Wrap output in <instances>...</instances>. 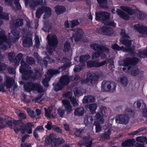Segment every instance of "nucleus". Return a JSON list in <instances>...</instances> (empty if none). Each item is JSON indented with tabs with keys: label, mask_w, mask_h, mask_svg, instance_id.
Segmentation results:
<instances>
[{
	"label": "nucleus",
	"mask_w": 147,
	"mask_h": 147,
	"mask_svg": "<svg viewBox=\"0 0 147 147\" xmlns=\"http://www.w3.org/2000/svg\"><path fill=\"white\" fill-rule=\"evenodd\" d=\"M96 20H102L106 26L105 27L100 28L99 32L105 35H110L112 34L113 31L111 28H109L108 26L115 27L116 24L113 22H109V13L105 12H101L98 14H96Z\"/></svg>",
	"instance_id": "obj_1"
},
{
	"label": "nucleus",
	"mask_w": 147,
	"mask_h": 147,
	"mask_svg": "<svg viewBox=\"0 0 147 147\" xmlns=\"http://www.w3.org/2000/svg\"><path fill=\"white\" fill-rule=\"evenodd\" d=\"M91 47L97 51V52L93 54L92 59H97L100 55L102 57L104 58L105 56V54L109 52L108 48L96 44L92 45Z\"/></svg>",
	"instance_id": "obj_2"
},
{
	"label": "nucleus",
	"mask_w": 147,
	"mask_h": 147,
	"mask_svg": "<svg viewBox=\"0 0 147 147\" xmlns=\"http://www.w3.org/2000/svg\"><path fill=\"white\" fill-rule=\"evenodd\" d=\"M116 84L114 82L103 81L102 84L101 89L103 91L113 92L115 90Z\"/></svg>",
	"instance_id": "obj_3"
},
{
	"label": "nucleus",
	"mask_w": 147,
	"mask_h": 147,
	"mask_svg": "<svg viewBox=\"0 0 147 147\" xmlns=\"http://www.w3.org/2000/svg\"><path fill=\"white\" fill-rule=\"evenodd\" d=\"M25 89L27 91L31 90H36L39 93H42L44 92L42 86L39 84H33L32 83L25 84L24 85Z\"/></svg>",
	"instance_id": "obj_4"
},
{
	"label": "nucleus",
	"mask_w": 147,
	"mask_h": 147,
	"mask_svg": "<svg viewBox=\"0 0 147 147\" xmlns=\"http://www.w3.org/2000/svg\"><path fill=\"white\" fill-rule=\"evenodd\" d=\"M44 12L45 13V15L47 17L51 15V9L50 8L45 6L39 7L36 11V17L38 18H39Z\"/></svg>",
	"instance_id": "obj_5"
},
{
	"label": "nucleus",
	"mask_w": 147,
	"mask_h": 147,
	"mask_svg": "<svg viewBox=\"0 0 147 147\" xmlns=\"http://www.w3.org/2000/svg\"><path fill=\"white\" fill-rule=\"evenodd\" d=\"M59 73L58 70H53L52 69H50L47 73V76L46 78L44 79L42 81V83L45 86H48V82L50 80V76L52 75L56 74H58Z\"/></svg>",
	"instance_id": "obj_6"
},
{
	"label": "nucleus",
	"mask_w": 147,
	"mask_h": 147,
	"mask_svg": "<svg viewBox=\"0 0 147 147\" xmlns=\"http://www.w3.org/2000/svg\"><path fill=\"white\" fill-rule=\"evenodd\" d=\"M47 38L49 45V47L50 48L51 46L54 48L58 43V41L56 35H49L47 36Z\"/></svg>",
	"instance_id": "obj_7"
},
{
	"label": "nucleus",
	"mask_w": 147,
	"mask_h": 147,
	"mask_svg": "<svg viewBox=\"0 0 147 147\" xmlns=\"http://www.w3.org/2000/svg\"><path fill=\"white\" fill-rule=\"evenodd\" d=\"M0 122L1 123V124L0 125V128H3L5 127V124L4 123H6L10 128H13L11 118L9 117L6 116L5 117L0 118Z\"/></svg>",
	"instance_id": "obj_8"
},
{
	"label": "nucleus",
	"mask_w": 147,
	"mask_h": 147,
	"mask_svg": "<svg viewBox=\"0 0 147 147\" xmlns=\"http://www.w3.org/2000/svg\"><path fill=\"white\" fill-rule=\"evenodd\" d=\"M83 32L82 30L80 29H75L72 37L75 41H77L82 37Z\"/></svg>",
	"instance_id": "obj_9"
},
{
	"label": "nucleus",
	"mask_w": 147,
	"mask_h": 147,
	"mask_svg": "<svg viewBox=\"0 0 147 147\" xmlns=\"http://www.w3.org/2000/svg\"><path fill=\"white\" fill-rule=\"evenodd\" d=\"M129 119L128 116L125 115H118L116 118V121L118 123H126Z\"/></svg>",
	"instance_id": "obj_10"
},
{
	"label": "nucleus",
	"mask_w": 147,
	"mask_h": 147,
	"mask_svg": "<svg viewBox=\"0 0 147 147\" xmlns=\"http://www.w3.org/2000/svg\"><path fill=\"white\" fill-rule=\"evenodd\" d=\"M13 129L16 133L19 132L21 127H22L23 123L22 121L18 120H13Z\"/></svg>",
	"instance_id": "obj_11"
},
{
	"label": "nucleus",
	"mask_w": 147,
	"mask_h": 147,
	"mask_svg": "<svg viewBox=\"0 0 147 147\" xmlns=\"http://www.w3.org/2000/svg\"><path fill=\"white\" fill-rule=\"evenodd\" d=\"M106 63L105 61H103L101 63L97 62H92L89 61L87 62V65L88 67H99L105 65Z\"/></svg>",
	"instance_id": "obj_12"
},
{
	"label": "nucleus",
	"mask_w": 147,
	"mask_h": 147,
	"mask_svg": "<svg viewBox=\"0 0 147 147\" xmlns=\"http://www.w3.org/2000/svg\"><path fill=\"white\" fill-rule=\"evenodd\" d=\"M45 0H32L29 2V5L32 9H34L39 5H42Z\"/></svg>",
	"instance_id": "obj_13"
},
{
	"label": "nucleus",
	"mask_w": 147,
	"mask_h": 147,
	"mask_svg": "<svg viewBox=\"0 0 147 147\" xmlns=\"http://www.w3.org/2000/svg\"><path fill=\"white\" fill-rule=\"evenodd\" d=\"M56 137V135L54 134H51L47 136L45 139V143L47 144H51L52 146V144L53 143L54 141L55 138Z\"/></svg>",
	"instance_id": "obj_14"
},
{
	"label": "nucleus",
	"mask_w": 147,
	"mask_h": 147,
	"mask_svg": "<svg viewBox=\"0 0 147 147\" xmlns=\"http://www.w3.org/2000/svg\"><path fill=\"white\" fill-rule=\"evenodd\" d=\"M134 27L139 32L144 35H147V28L144 26H140V24L134 26Z\"/></svg>",
	"instance_id": "obj_15"
},
{
	"label": "nucleus",
	"mask_w": 147,
	"mask_h": 147,
	"mask_svg": "<svg viewBox=\"0 0 147 147\" xmlns=\"http://www.w3.org/2000/svg\"><path fill=\"white\" fill-rule=\"evenodd\" d=\"M62 102L65 108V110L67 113H69L72 111V107L69 101L66 100H62Z\"/></svg>",
	"instance_id": "obj_16"
},
{
	"label": "nucleus",
	"mask_w": 147,
	"mask_h": 147,
	"mask_svg": "<svg viewBox=\"0 0 147 147\" xmlns=\"http://www.w3.org/2000/svg\"><path fill=\"white\" fill-rule=\"evenodd\" d=\"M5 82L4 83L5 86H6L8 88L11 87L14 82V80L8 77H6Z\"/></svg>",
	"instance_id": "obj_17"
},
{
	"label": "nucleus",
	"mask_w": 147,
	"mask_h": 147,
	"mask_svg": "<svg viewBox=\"0 0 147 147\" xmlns=\"http://www.w3.org/2000/svg\"><path fill=\"white\" fill-rule=\"evenodd\" d=\"M71 79V77H69L67 75H65L61 78L60 82L62 85H65L69 83Z\"/></svg>",
	"instance_id": "obj_18"
},
{
	"label": "nucleus",
	"mask_w": 147,
	"mask_h": 147,
	"mask_svg": "<svg viewBox=\"0 0 147 147\" xmlns=\"http://www.w3.org/2000/svg\"><path fill=\"white\" fill-rule=\"evenodd\" d=\"M65 141L63 139L61 138H56V137L55 138L53 143L52 144V146L56 147L59 145L62 144Z\"/></svg>",
	"instance_id": "obj_19"
},
{
	"label": "nucleus",
	"mask_w": 147,
	"mask_h": 147,
	"mask_svg": "<svg viewBox=\"0 0 147 147\" xmlns=\"http://www.w3.org/2000/svg\"><path fill=\"white\" fill-rule=\"evenodd\" d=\"M134 142L133 139H129L123 142L121 145L124 147H129L132 146Z\"/></svg>",
	"instance_id": "obj_20"
},
{
	"label": "nucleus",
	"mask_w": 147,
	"mask_h": 147,
	"mask_svg": "<svg viewBox=\"0 0 147 147\" xmlns=\"http://www.w3.org/2000/svg\"><path fill=\"white\" fill-rule=\"evenodd\" d=\"M84 108L82 107L76 109L74 113V115L78 116H82L84 113Z\"/></svg>",
	"instance_id": "obj_21"
},
{
	"label": "nucleus",
	"mask_w": 147,
	"mask_h": 147,
	"mask_svg": "<svg viewBox=\"0 0 147 147\" xmlns=\"http://www.w3.org/2000/svg\"><path fill=\"white\" fill-rule=\"evenodd\" d=\"M116 12L119 16L123 19L125 20H127L129 19V16L121 10L118 9L117 10Z\"/></svg>",
	"instance_id": "obj_22"
},
{
	"label": "nucleus",
	"mask_w": 147,
	"mask_h": 147,
	"mask_svg": "<svg viewBox=\"0 0 147 147\" xmlns=\"http://www.w3.org/2000/svg\"><path fill=\"white\" fill-rule=\"evenodd\" d=\"M95 99L94 97L91 96H85L83 100V102L84 103H88L94 102Z\"/></svg>",
	"instance_id": "obj_23"
},
{
	"label": "nucleus",
	"mask_w": 147,
	"mask_h": 147,
	"mask_svg": "<svg viewBox=\"0 0 147 147\" xmlns=\"http://www.w3.org/2000/svg\"><path fill=\"white\" fill-rule=\"evenodd\" d=\"M23 45L24 47H27L32 45V39L29 37L26 39H23Z\"/></svg>",
	"instance_id": "obj_24"
},
{
	"label": "nucleus",
	"mask_w": 147,
	"mask_h": 147,
	"mask_svg": "<svg viewBox=\"0 0 147 147\" xmlns=\"http://www.w3.org/2000/svg\"><path fill=\"white\" fill-rule=\"evenodd\" d=\"M34 126V125L32 122H28L26 123V127L28 133L30 134L32 133V127Z\"/></svg>",
	"instance_id": "obj_25"
},
{
	"label": "nucleus",
	"mask_w": 147,
	"mask_h": 147,
	"mask_svg": "<svg viewBox=\"0 0 147 147\" xmlns=\"http://www.w3.org/2000/svg\"><path fill=\"white\" fill-rule=\"evenodd\" d=\"M87 107L90 111L91 112L93 113L95 112L97 107V105L96 104L92 103L88 105Z\"/></svg>",
	"instance_id": "obj_26"
},
{
	"label": "nucleus",
	"mask_w": 147,
	"mask_h": 147,
	"mask_svg": "<svg viewBox=\"0 0 147 147\" xmlns=\"http://www.w3.org/2000/svg\"><path fill=\"white\" fill-rule=\"evenodd\" d=\"M111 48L115 50H122L123 51H130V49L129 48H127V49H125L123 47H119L116 44H114L112 46Z\"/></svg>",
	"instance_id": "obj_27"
},
{
	"label": "nucleus",
	"mask_w": 147,
	"mask_h": 147,
	"mask_svg": "<svg viewBox=\"0 0 147 147\" xmlns=\"http://www.w3.org/2000/svg\"><path fill=\"white\" fill-rule=\"evenodd\" d=\"M21 66L20 68V72L22 74H24L26 72V68H28V65L25 62L22 60L21 62Z\"/></svg>",
	"instance_id": "obj_28"
},
{
	"label": "nucleus",
	"mask_w": 147,
	"mask_h": 147,
	"mask_svg": "<svg viewBox=\"0 0 147 147\" xmlns=\"http://www.w3.org/2000/svg\"><path fill=\"white\" fill-rule=\"evenodd\" d=\"M90 57V56L88 55H81L80 57V61L81 63H82V65L84 66V65L83 64V63L88 60Z\"/></svg>",
	"instance_id": "obj_29"
},
{
	"label": "nucleus",
	"mask_w": 147,
	"mask_h": 147,
	"mask_svg": "<svg viewBox=\"0 0 147 147\" xmlns=\"http://www.w3.org/2000/svg\"><path fill=\"white\" fill-rule=\"evenodd\" d=\"M138 61V59L137 58H133L131 60L128 58H126L123 61L124 65L127 66L131 63V61L134 62H136Z\"/></svg>",
	"instance_id": "obj_30"
},
{
	"label": "nucleus",
	"mask_w": 147,
	"mask_h": 147,
	"mask_svg": "<svg viewBox=\"0 0 147 147\" xmlns=\"http://www.w3.org/2000/svg\"><path fill=\"white\" fill-rule=\"evenodd\" d=\"M7 41V40L5 35L4 32L2 31V33H0V46H1L3 43Z\"/></svg>",
	"instance_id": "obj_31"
},
{
	"label": "nucleus",
	"mask_w": 147,
	"mask_h": 147,
	"mask_svg": "<svg viewBox=\"0 0 147 147\" xmlns=\"http://www.w3.org/2000/svg\"><path fill=\"white\" fill-rule=\"evenodd\" d=\"M65 10L64 7L62 6H57L55 7V12L58 14H61Z\"/></svg>",
	"instance_id": "obj_32"
},
{
	"label": "nucleus",
	"mask_w": 147,
	"mask_h": 147,
	"mask_svg": "<svg viewBox=\"0 0 147 147\" xmlns=\"http://www.w3.org/2000/svg\"><path fill=\"white\" fill-rule=\"evenodd\" d=\"M44 109L45 111V115L46 117L49 118H51V117L54 118L55 117V116H51V111L52 109L51 108H49L47 109L45 108Z\"/></svg>",
	"instance_id": "obj_33"
},
{
	"label": "nucleus",
	"mask_w": 147,
	"mask_h": 147,
	"mask_svg": "<svg viewBox=\"0 0 147 147\" xmlns=\"http://www.w3.org/2000/svg\"><path fill=\"white\" fill-rule=\"evenodd\" d=\"M2 8L0 7V18L2 19H5L6 20H8V14L6 13L2 14Z\"/></svg>",
	"instance_id": "obj_34"
},
{
	"label": "nucleus",
	"mask_w": 147,
	"mask_h": 147,
	"mask_svg": "<svg viewBox=\"0 0 147 147\" xmlns=\"http://www.w3.org/2000/svg\"><path fill=\"white\" fill-rule=\"evenodd\" d=\"M86 142V147H91L92 144V139L90 138H85L84 139Z\"/></svg>",
	"instance_id": "obj_35"
},
{
	"label": "nucleus",
	"mask_w": 147,
	"mask_h": 147,
	"mask_svg": "<svg viewBox=\"0 0 147 147\" xmlns=\"http://www.w3.org/2000/svg\"><path fill=\"white\" fill-rule=\"evenodd\" d=\"M95 117L96 118V121L95 122H99V123L100 124H102L103 123L104 120L99 113L96 114Z\"/></svg>",
	"instance_id": "obj_36"
},
{
	"label": "nucleus",
	"mask_w": 147,
	"mask_h": 147,
	"mask_svg": "<svg viewBox=\"0 0 147 147\" xmlns=\"http://www.w3.org/2000/svg\"><path fill=\"white\" fill-rule=\"evenodd\" d=\"M75 95L77 97H79L82 94L81 90L80 88H75L74 91Z\"/></svg>",
	"instance_id": "obj_37"
},
{
	"label": "nucleus",
	"mask_w": 147,
	"mask_h": 147,
	"mask_svg": "<svg viewBox=\"0 0 147 147\" xmlns=\"http://www.w3.org/2000/svg\"><path fill=\"white\" fill-rule=\"evenodd\" d=\"M121 9L126 11L129 15H131L133 14L134 12L125 6H121Z\"/></svg>",
	"instance_id": "obj_38"
},
{
	"label": "nucleus",
	"mask_w": 147,
	"mask_h": 147,
	"mask_svg": "<svg viewBox=\"0 0 147 147\" xmlns=\"http://www.w3.org/2000/svg\"><path fill=\"white\" fill-rule=\"evenodd\" d=\"M136 140L137 141L141 142H146L147 143V139L145 137H139L136 138Z\"/></svg>",
	"instance_id": "obj_39"
},
{
	"label": "nucleus",
	"mask_w": 147,
	"mask_h": 147,
	"mask_svg": "<svg viewBox=\"0 0 147 147\" xmlns=\"http://www.w3.org/2000/svg\"><path fill=\"white\" fill-rule=\"evenodd\" d=\"M98 3L102 7H106L107 1L106 0H97Z\"/></svg>",
	"instance_id": "obj_40"
},
{
	"label": "nucleus",
	"mask_w": 147,
	"mask_h": 147,
	"mask_svg": "<svg viewBox=\"0 0 147 147\" xmlns=\"http://www.w3.org/2000/svg\"><path fill=\"white\" fill-rule=\"evenodd\" d=\"M121 42L123 44L125 45L127 47H129L131 45L130 41L128 40H123L121 39Z\"/></svg>",
	"instance_id": "obj_41"
},
{
	"label": "nucleus",
	"mask_w": 147,
	"mask_h": 147,
	"mask_svg": "<svg viewBox=\"0 0 147 147\" xmlns=\"http://www.w3.org/2000/svg\"><path fill=\"white\" fill-rule=\"evenodd\" d=\"M70 49V45L69 42H66L64 45V51L65 52L68 51Z\"/></svg>",
	"instance_id": "obj_42"
},
{
	"label": "nucleus",
	"mask_w": 147,
	"mask_h": 147,
	"mask_svg": "<svg viewBox=\"0 0 147 147\" xmlns=\"http://www.w3.org/2000/svg\"><path fill=\"white\" fill-rule=\"evenodd\" d=\"M27 113L30 117H34L36 116V114L34 112L30 109H27Z\"/></svg>",
	"instance_id": "obj_43"
},
{
	"label": "nucleus",
	"mask_w": 147,
	"mask_h": 147,
	"mask_svg": "<svg viewBox=\"0 0 147 147\" xmlns=\"http://www.w3.org/2000/svg\"><path fill=\"white\" fill-rule=\"evenodd\" d=\"M20 111L19 110H16V113L18 114L19 117L23 119H25L26 118V115L24 113L20 112L19 113H18L19 112H20Z\"/></svg>",
	"instance_id": "obj_44"
},
{
	"label": "nucleus",
	"mask_w": 147,
	"mask_h": 147,
	"mask_svg": "<svg viewBox=\"0 0 147 147\" xmlns=\"http://www.w3.org/2000/svg\"><path fill=\"white\" fill-rule=\"evenodd\" d=\"M140 72L138 69L135 68L133 69L131 72V74L134 76H137L139 74Z\"/></svg>",
	"instance_id": "obj_45"
},
{
	"label": "nucleus",
	"mask_w": 147,
	"mask_h": 147,
	"mask_svg": "<svg viewBox=\"0 0 147 147\" xmlns=\"http://www.w3.org/2000/svg\"><path fill=\"white\" fill-rule=\"evenodd\" d=\"M120 82L123 86H126L127 83V78L125 77L121 78L120 79Z\"/></svg>",
	"instance_id": "obj_46"
},
{
	"label": "nucleus",
	"mask_w": 147,
	"mask_h": 147,
	"mask_svg": "<svg viewBox=\"0 0 147 147\" xmlns=\"http://www.w3.org/2000/svg\"><path fill=\"white\" fill-rule=\"evenodd\" d=\"M100 110L101 112L103 115H106V113L107 114L108 113V110L105 107H101L100 108Z\"/></svg>",
	"instance_id": "obj_47"
},
{
	"label": "nucleus",
	"mask_w": 147,
	"mask_h": 147,
	"mask_svg": "<svg viewBox=\"0 0 147 147\" xmlns=\"http://www.w3.org/2000/svg\"><path fill=\"white\" fill-rule=\"evenodd\" d=\"M71 24V27H73L75 26L78 25L79 24V22L77 20H74L73 21H70L69 22V24Z\"/></svg>",
	"instance_id": "obj_48"
},
{
	"label": "nucleus",
	"mask_w": 147,
	"mask_h": 147,
	"mask_svg": "<svg viewBox=\"0 0 147 147\" xmlns=\"http://www.w3.org/2000/svg\"><path fill=\"white\" fill-rule=\"evenodd\" d=\"M70 101L73 104L74 106L77 107L78 106V103L75 98L74 97L71 98L70 99Z\"/></svg>",
	"instance_id": "obj_49"
},
{
	"label": "nucleus",
	"mask_w": 147,
	"mask_h": 147,
	"mask_svg": "<svg viewBox=\"0 0 147 147\" xmlns=\"http://www.w3.org/2000/svg\"><path fill=\"white\" fill-rule=\"evenodd\" d=\"M99 122H95V124L96 127V131L98 132L101 130V128L99 125Z\"/></svg>",
	"instance_id": "obj_50"
},
{
	"label": "nucleus",
	"mask_w": 147,
	"mask_h": 147,
	"mask_svg": "<svg viewBox=\"0 0 147 147\" xmlns=\"http://www.w3.org/2000/svg\"><path fill=\"white\" fill-rule=\"evenodd\" d=\"M27 61L28 63L30 64H32L34 63L35 62L34 59L32 57L28 58L27 59Z\"/></svg>",
	"instance_id": "obj_51"
},
{
	"label": "nucleus",
	"mask_w": 147,
	"mask_h": 147,
	"mask_svg": "<svg viewBox=\"0 0 147 147\" xmlns=\"http://www.w3.org/2000/svg\"><path fill=\"white\" fill-rule=\"evenodd\" d=\"M23 20L22 19H18L16 20V25L17 26H21L22 25Z\"/></svg>",
	"instance_id": "obj_52"
},
{
	"label": "nucleus",
	"mask_w": 147,
	"mask_h": 147,
	"mask_svg": "<svg viewBox=\"0 0 147 147\" xmlns=\"http://www.w3.org/2000/svg\"><path fill=\"white\" fill-rule=\"evenodd\" d=\"M52 128L53 130L56 131L59 133L61 132V129L59 127H57L55 125H53L52 126Z\"/></svg>",
	"instance_id": "obj_53"
},
{
	"label": "nucleus",
	"mask_w": 147,
	"mask_h": 147,
	"mask_svg": "<svg viewBox=\"0 0 147 147\" xmlns=\"http://www.w3.org/2000/svg\"><path fill=\"white\" fill-rule=\"evenodd\" d=\"M58 113L61 117H63L64 113V111L61 108H59L58 110Z\"/></svg>",
	"instance_id": "obj_54"
},
{
	"label": "nucleus",
	"mask_w": 147,
	"mask_h": 147,
	"mask_svg": "<svg viewBox=\"0 0 147 147\" xmlns=\"http://www.w3.org/2000/svg\"><path fill=\"white\" fill-rule=\"evenodd\" d=\"M14 55H15L13 53H9L8 55V57L9 60L11 62L12 61V60L13 59V57Z\"/></svg>",
	"instance_id": "obj_55"
},
{
	"label": "nucleus",
	"mask_w": 147,
	"mask_h": 147,
	"mask_svg": "<svg viewBox=\"0 0 147 147\" xmlns=\"http://www.w3.org/2000/svg\"><path fill=\"white\" fill-rule=\"evenodd\" d=\"M72 95V93L71 92H66L65 94V97L69 98H71Z\"/></svg>",
	"instance_id": "obj_56"
},
{
	"label": "nucleus",
	"mask_w": 147,
	"mask_h": 147,
	"mask_svg": "<svg viewBox=\"0 0 147 147\" xmlns=\"http://www.w3.org/2000/svg\"><path fill=\"white\" fill-rule=\"evenodd\" d=\"M110 131L108 132V134H105L104 135H103L101 136V137L104 139H109L110 138V136L109 135V134L110 133Z\"/></svg>",
	"instance_id": "obj_57"
},
{
	"label": "nucleus",
	"mask_w": 147,
	"mask_h": 147,
	"mask_svg": "<svg viewBox=\"0 0 147 147\" xmlns=\"http://www.w3.org/2000/svg\"><path fill=\"white\" fill-rule=\"evenodd\" d=\"M82 69V67L76 66L74 69V71L75 72H79Z\"/></svg>",
	"instance_id": "obj_58"
},
{
	"label": "nucleus",
	"mask_w": 147,
	"mask_h": 147,
	"mask_svg": "<svg viewBox=\"0 0 147 147\" xmlns=\"http://www.w3.org/2000/svg\"><path fill=\"white\" fill-rule=\"evenodd\" d=\"M51 125L52 123L51 122H48L46 127L48 130H50L51 128Z\"/></svg>",
	"instance_id": "obj_59"
},
{
	"label": "nucleus",
	"mask_w": 147,
	"mask_h": 147,
	"mask_svg": "<svg viewBox=\"0 0 147 147\" xmlns=\"http://www.w3.org/2000/svg\"><path fill=\"white\" fill-rule=\"evenodd\" d=\"M35 42H36V47H38L39 44L40 43V41L38 38L37 36H35Z\"/></svg>",
	"instance_id": "obj_60"
},
{
	"label": "nucleus",
	"mask_w": 147,
	"mask_h": 147,
	"mask_svg": "<svg viewBox=\"0 0 147 147\" xmlns=\"http://www.w3.org/2000/svg\"><path fill=\"white\" fill-rule=\"evenodd\" d=\"M82 132V131L80 130H78L76 131L75 133V135L77 136H80Z\"/></svg>",
	"instance_id": "obj_61"
},
{
	"label": "nucleus",
	"mask_w": 147,
	"mask_h": 147,
	"mask_svg": "<svg viewBox=\"0 0 147 147\" xmlns=\"http://www.w3.org/2000/svg\"><path fill=\"white\" fill-rule=\"evenodd\" d=\"M31 146L30 143H26L24 144H22L21 147H31Z\"/></svg>",
	"instance_id": "obj_62"
},
{
	"label": "nucleus",
	"mask_w": 147,
	"mask_h": 147,
	"mask_svg": "<svg viewBox=\"0 0 147 147\" xmlns=\"http://www.w3.org/2000/svg\"><path fill=\"white\" fill-rule=\"evenodd\" d=\"M65 129L67 131H69V125L67 123H65L64 125Z\"/></svg>",
	"instance_id": "obj_63"
},
{
	"label": "nucleus",
	"mask_w": 147,
	"mask_h": 147,
	"mask_svg": "<svg viewBox=\"0 0 147 147\" xmlns=\"http://www.w3.org/2000/svg\"><path fill=\"white\" fill-rule=\"evenodd\" d=\"M143 115L145 117H147V109H144L143 112Z\"/></svg>",
	"instance_id": "obj_64"
}]
</instances>
